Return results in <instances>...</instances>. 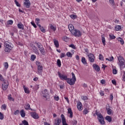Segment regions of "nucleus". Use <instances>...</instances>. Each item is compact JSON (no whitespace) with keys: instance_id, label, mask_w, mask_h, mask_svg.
<instances>
[{"instance_id":"nucleus-1","label":"nucleus","mask_w":125,"mask_h":125,"mask_svg":"<svg viewBox=\"0 0 125 125\" xmlns=\"http://www.w3.org/2000/svg\"><path fill=\"white\" fill-rule=\"evenodd\" d=\"M4 46L5 52H10V51L12 49V44L7 41H5L4 42Z\"/></svg>"},{"instance_id":"nucleus-2","label":"nucleus","mask_w":125,"mask_h":125,"mask_svg":"<svg viewBox=\"0 0 125 125\" xmlns=\"http://www.w3.org/2000/svg\"><path fill=\"white\" fill-rule=\"evenodd\" d=\"M118 60L119 61V65L120 67V69L122 70V69H124V68L125 67V59L122 56L120 55L118 57Z\"/></svg>"},{"instance_id":"nucleus-3","label":"nucleus","mask_w":125,"mask_h":125,"mask_svg":"<svg viewBox=\"0 0 125 125\" xmlns=\"http://www.w3.org/2000/svg\"><path fill=\"white\" fill-rule=\"evenodd\" d=\"M35 44L38 48H39V50H40L41 54H42V55H45V51L44 50V48H43L42 44L39 42L35 43Z\"/></svg>"},{"instance_id":"nucleus-4","label":"nucleus","mask_w":125,"mask_h":125,"mask_svg":"<svg viewBox=\"0 0 125 125\" xmlns=\"http://www.w3.org/2000/svg\"><path fill=\"white\" fill-rule=\"evenodd\" d=\"M96 115L98 116V119L99 120V122H100L101 125H105V121H104V117L102 116V114L100 113V112H97L96 111L95 112Z\"/></svg>"},{"instance_id":"nucleus-5","label":"nucleus","mask_w":125,"mask_h":125,"mask_svg":"<svg viewBox=\"0 0 125 125\" xmlns=\"http://www.w3.org/2000/svg\"><path fill=\"white\" fill-rule=\"evenodd\" d=\"M36 65H37L38 66L37 74H39V75H42V69H43L42 65H41V62H36Z\"/></svg>"},{"instance_id":"nucleus-6","label":"nucleus","mask_w":125,"mask_h":125,"mask_svg":"<svg viewBox=\"0 0 125 125\" xmlns=\"http://www.w3.org/2000/svg\"><path fill=\"white\" fill-rule=\"evenodd\" d=\"M71 34L75 37H82V32L78 29L74 30V31L71 32Z\"/></svg>"},{"instance_id":"nucleus-7","label":"nucleus","mask_w":125,"mask_h":125,"mask_svg":"<svg viewBox=\"0 0 125 125\" xmlns=\"http://www.w3.org/2000/svg\"><path fill=\"white\" fill-rule=\"evenodd\" d=\"M58 75L60 79H61V80H62V81H67L68 79L67 75H64L62 74L61 73H60V72L59 71L58 72Z\"/></svg>"},{"instance_id":"nucleus-8","label":"nucleus","mask_w":125,"mask_h":125,"mask_svg":"<svg viewBox=\"0 0 125 125\" xmlns=\"http://www.w3.org/2000/svg\"><path fill=\"white\" fill-rule=\"evenodd\" d=\"M2 82H3V84H2V89L3 90H6L8 88V82L6 80H4Z\"/></svg>"},{"instance_id":"nucleus-9","label":"nucleus","mask_w":125,"mask_h":125,"mask_svg":"<svg viewBox=\"0 0 125 125\" xmlns=\"http://www.w3.org/2000/svg\"><path fill=\"white\" fill-rule=\"evenodd\" d=\"M89 58V61L91 63H93L95 61V58L94 57V55L93 54L90 53L88 55Z\"/></svg>"},{"instance_id":"nucleus-10","label":"nucleus","mask_w":125,"mask_h":125,"mask_svg":"<svg viewBox=\"0 0 125 125\" xmlns=\"http://www.w3.org/2000/svg\"><path fill=\"white\" fill-rule=\"evenodd\" d=\"M66 82L68 84H70V85H74L76 81V80L72 79V78H67Z\"/></svg>"},{"instance_id":"nucleus-11","label":"nucleus","mask_w":125,"mask_h":125,"mask_svg":"<svg viewBox=\"0 0 125 125\" xmlns=\"http://www.w3.org/2000/svg\"><path fill=\"white\" fill-rule=\"evenodd\" d=\"M23 5L26 8H29L30 7V5H31V2H30V0H24Z\"/></svg>"},{"instance_id":"nucleus-12","label":"nucleus","mask_w":125,"mask_h":125,"mask_svg":"<svg viewBox=\"0 0 125 125\" xmlns=\"http://www.w3.org/2000/svg\"><path fill=\"white\" fill-rule=\"evenodd\" d=\"M42 95L43 96V97L46 98V97L48 96V91H47V89H45L44 90L42 91Z\"/></svg>"},{"instance_id":"nucleus-13","label":"nucleus","mask_w":125,"mask_h":125,"mask_svg":"<svg viewBox=\"0 0 125 125\" xmlns=\"http://www.w3.org/2000/svg\"><path fill=\"white\" fill-rule=\"evenodd\" d=\"M32 50L33 51V52H34V53H35L36 54H37L39 55V54H40V52L39 51V49H38V48H37V47H36V46H33L32 47Z\"/></svg>"},{"instance_id":"nucleus-14","label":"nucleus","mask_w":125,"mask_h":125,"mask_svg":"<svg viewBox=\"0 0 125 125\" xmlns=\"http://www.w3.org/2000/svg\"><path fill=\"white\" fill-rule=\"evenodd\" d=\"M31 115L33 119H35V120H38V119H39V115H38V114H37L36 112H31Z\"/></svg>"},{"instance_id":"nucleus-15","label":"nucleus","mask_w":125,"mask_h":125,"mask_svg":"<svg viewBox=\"0 0 125 125\" xmlns=\"http://www.w3.org/2000/svg\"><path fill=\"white\" fill-rule=\"evenodd\" d=\"M93 67L97 72H99V71H100V67L95 63L93 64Z\"/></svg>"},{"instance_id":"nucleus-16","label":"nucleus","mask_w":125,"mask_h":125,"mask_svg":"<svg viewBox=\"0 0 125 125\" xmlns=\"http://www.w3.org/2000/svg\"><path fill=\"white\" fill-rule=\"evenodd\" d=\"M77 108L79 110V111H82L83 110V104H82V103L79 102L77 103Z\"/></svg>"},{"instance_id":"nucleus-17","label":"nucleus","mask_w":125,"mask_h":125,"mask_svg":"<svg viewBox=\"0 0 125 125\" xmlns=\"http://www.w3.org/2000/svg\"><path fill=\"white\" fill-rule=\"evenodd\" d=\"M109 3L111 4L112 7L114 8V9H116L117 7L115 5V1L114 0H109Z\"/></svg>"},{"instance_id":"nucleus-18","label":"nucleus","mask_w":125,"mask_h":125,"mask_svg":"<svg viewBox=\"0 0 125 125\" xmlns=\"http://www.w3.org/2000/svg\"><path fill=\"white\" fill-rule=\"evenodd\" d=\"M17 27L19 29L24 30V25L21 22H20L17 24Z\"/></svg>"},{"instance_id":"nucleus-19","label":"nucleus","mask_w":125,"mask_h":125,"mask_svg":"<svg viewBox=\"0 0 125 125\" xmlns=\"http://www.w3.org/2000/svg\"><path fill=\"white\" fill-rule=\"evenodd\" d=\"M68 113L70 114L69 118H73V111H72V108H68Z\"/></svg>"},{"instance_id":"nucleus-20","label":"nucleus","mask_w":125,"mask_h":125,"mask_svg":"<svg viewBox=\"0 0 125 125\" xmlns=\"http://www.w3.org/2000/svg\"><path fill=\"white\" fill-rule=\"evenodd\" d=\"M89 113V108L85 107L83 110V115H86V114Z\"/></svg>"},{"instance_id":"nucleus-21","label":"nucleus","mask_w":125,"mask_h":125,"mask_svg":"<svg viewBox=\"0 0 125 125\" xmlns=\"http://www.w3.org/2000/svg\"><path fill=\"white\" fill-rule=\"evenodd\" d=\"M107 113L108 115L113 114V110L109 107H106Z\"/></svg>"},{"instance_id":"nucleus-22","label":"nucleus","mask_w":125,"mask_h":125,"mask_svg":"<svg viewBox=\"0 0 125 125\" xmlns=\"http://www.w3.org/2000/svg\"><path fill=\"white\" fill-rule=\"evenodd\" d=\"M68 29L71 33H72V32H73V31H74V30H75L74 28V25H73L72 24L68 25Z\"/></svg>"},{"instance_id":"nucleus-23","label":"nucleus","mask_w":125,"mask_h":125,"mask_svg":"<svg viewBox=\"0 0 125 125\" xmlns=\"http://www.w3.org/2000/svg\"><path fill=\"white\" fill-rule=\"evenodd\" d=\"M54 45L56 46V47H57V48H58V47H59V42H58V41H57L56 40H54Z\"/></svg>"},{"instance_id":"nucleus-24","label":"nucleus","mask_w":125,"mask_h":125,"mask_svg":"<svg viewBox=\"0 0 125 125\" xmlns=\"http://www.w3.org/2000/svg\"><path fill=\"white\" fill-rule=\"evenodd\" d=\"M62 122L61 119H58L57 120H55V125H60V124Z\"/></svg>"},{"instance_id":"nucleus-25","label":"nucleus","mask_w":125,"mask_h":125,"mask_svg":"<svg viewBox=\"0 0 125 125\" xmlns=\"http://www.w3.org/2000/svg\"><path fill=\"white\" fill-rule=\"evenodd\" d=\"M23 88L24 90L25 93H30V90H29V88L28 87H26L25 86H23Z\"/></svg>"},{"instance_id":"nucleus-26","label":"nucleus","mask_w":125,"mask_h":125,"mask_svg":"<svg viewBox=\"0 0 125 125\" xmlns=\"http://www.w3.org/2000/svg\"><path fill=\"white\" fill-rule=\"evenodd\" d=\"M21 116L22 117V118H25V116L26 115V113H25V111L24 110H21L20 111Z\"/></svg>"},{"instance_id":"nucleus-27","label":"nucleus","mask_w":125,"mask_h":125,"mask_svg":"<svg viewBox=\"0 0 125 125\" xmlns=\"http://www.w3.org/2000/svg\"><path fill=\"white\" fill-rule=\"evenodd\" d=\"M81 61L83 64L84 65H86V64H87V62H86V61L85 60V58L84 57L82 58Z\"/></svg>"},{"instance_id":"nucleus-28","label":"nucleus","mask_w":125,"mask_h":125,"mask_svg":"<svg viewBox=\"0 0 125 125\" xmlns=\"http://www.w3.org/2000/svg\"><path fill=\"white\" fill-rule=\"evenodd\" d=\"M105 120L108 121V123H111V122H112V118L109 116H106Z\"/></svg>"},{"instance_id":"nucleus-29","label":"nucleus","mask_w":125,"mask_h":125,"mask_svg":"<svg viewBox=\"0 0 125 125\" xmlns=\"http://www.w3.org/2000/svg\"><path fill=\"white\" fill-rule=\"evenodd\" d=\"M20 125H29V123L26 120L22 121V123L20 124Z\"/></svg>"},{"instance_id":"nucleus-30","label":"nucleus","mask_w":125,"mask_h":125,"mask_svg":"<svg viewBox=\"0 0 125 125\" xmlns=\"http://www.w3.org/2000/svg\"><path fill=\"white\" fill-rule=\"evenodd\" d=\"M115 31H121L122 30V26L120 25H117L115 28Z\"/></svg>"},{"instance_id":"nucleus-31","label":"nucleus","mask_w":125,"mask_h":125,"mask_svg":"<svg viewBox=\"0 0 125 125\" xmlns=\"http://www.w3.org/2000/svg\"><path fill=\"white\" fill-rule=\"evenodd\" d=\"M118 40V42H120L121 44H124V43H125V42H124V40L122 38L119 37Z\"/></svg>"},{"instance_id":"nucleus-32","label":"nucleus","mask_w":125,"mask_h":125,"mask_svg":"<svg viewBox=\"0 0 125 125\" xmlns=\"http://www.w3.org/2000/svg\"><path fill=\"white\" fill-rule=\"evenodd\" d=\"M102 42H103V44L104 46L106 45V41L105 40V38L103 37V36L102 37Z\"/></svg>"},{"instance_id":"nucleus-33","label":"nucleus","mask_w":125,"mask_h":125,"mask_svg":"<svg viewBox=\"0 0 125 125\" xmlns=\"http://www.w3.org/2000/svg\"><path fill=\"white\" fill-rule=\"evenodd\" d=\"M3 66L6 70H7V69H8V63L7 62H4Z\"/></svg>"},{"instance_id":"nucleus-34","label":"nucleus","mask_w":125,"mask_h":125,"mask_svg":"<svg viewBox=\"0 0 125 125\" xmlns=\"http://www.w3.org/2000/svg\"><path fill=\"white\" fill-rule=\"evenodd\" d=\"M61 118L62 119V124L63 123H66V119H65V117L64 116V115L62 114L61 115Z\"/></svg>"},{"instance_id":"nucleus-35","label":"nucleus","mask_w":125,"mask_h":125,"mask_svg":"<svg viewBox=\"0 0 125 125\" xmlns=\"http://www.w3.org/2000/svg\"><path fill=\"white\" fill-rule=\"evenodd\" d=\"M25 110H31V106L29 104H27L25 107Z\"/></svg>"},{"instance_id":"nucleus-36","label":"nucleus","mask_w":125,"mask_h":125,"mask_svg":"<svg viewBox=\"0 0 125 125\" xmlns=\"http://www.w3.org/2000/svg\"><path fill=\"white\" fill-rule=\"evenodd\" d=\"M71 75H72V78L71 79H72L74 81H76L77 79L76 78V76H75V74L74 73V72H72Z\"/></svg>"},{"instance_id":"nucleus-37","label":"nucleus","mask_w":125,"mask_h":125,"mask_svg":"<svg viewBox=\"0 0 125 125\" xmlns=\"http://www.w3.org/2000/svg\"><path fill=\"white\" fill-rule=\"evenodd\" d=\"M50 29H51V30H53V31H56V27L54 26L52 24L50 25Z\"/></svg>"},{"instance_id":"nucleus-38","label":"nucleus","mask_w":125,"mask_h":125,"mask_svg":"<svg viewBox=\"0 0 125 125\" xmlns=\"http://www.w3.org/2000/svg\"><path fill=\"white\" fill-rule=\"evenodd\" d=\"M15 3L16 4V5H17V6H18V7H21V5L20 4V3H19V2H18V1H17V0H15Z\"/></svg>"},{"instance_id":"nucleus-39","label":"nucleus","mask_w":125,"mask_h":125,"mask_svg":"<svg viewBox=\"0 0 125 125\" xmlns=\"http://www.w3.org/2000/svg\"><path fill=\"white\" fill-rule=\"evenodd\" d=\"M109 39L110 40H115V39H116V36H114L113 34H110Z\"/></svg>"},{"instance_id":"nucleus-40","label":"nucleus","mask_w":125,"mask_h":125,"mask_svg":"<svg viewBox=\"0 0 125 125\" xmlns=\"http://www.w3.org/2000/svg\"><path fill=\"white\" fill-rule=\"evenodd\" d=\"M66 56H67V57H72L73 56V54H72L71 52H68L66 53Z\"/></svg>"},{"instance_id":"nucleus-41","label":"nucleus","mask_w":125,"mask_h":125,"mask_svg":"<svg viewBox=\"0 0 125 125\" xmlns=\"http://www.w3.org/2000/svg\"><path fill=\"white\" fill-rule=\"evenodd\" d=\"M57 65H58V67H61V61H60V59H58L57 60Z\"/></svg>"},{"instance_id":"nucleus-42","label":"nucleus","mask_w":125,"mask_h":125,"mask_svg":"<svg viewBox=\"0 0 125 125\" xmlns=\"http://www.w3.org/2000/svg\"><path fill=\"white\" fill-rule=\"evenodd\" d=\"M99 59L103 61L104 60V57L102 54H100L99 56Z\"/></svg>"},{"instance_id":"nucleus-43","label":"nucleus","mask_w":125,"mask_h":125,"mask_svg":"<svg viewBox=\"0 0 125 125\" xmlns=\"http://www.w3.org/2000/svg\"><path fill=\"white\" fill-rule=\"evenodd\" d=\"M8 25H12L13 24V21L12 20H9L7 22Z\"/></svg>"},{"instance_id":"nucleus-44","label":"nucleus","mask_w":125,"mask_h":125,"mask_svg":"<svg viewBox=\"0 0 125 125\" xmlns=\"http://www.w3.org/2000/svg\"><path fill=\"white\" fill-rule=\"evenodd\" d=\"M106 60H107L108 61H113V60H114V57L112 56L111 58H106L105 59Z\"/></svg>"},{"instance_id":"nucleus-45","label":"nucleus","mask_w":125,"mask_h":125,"mask_svg":"<svg viewBox=\"0 0 125 125\" xmlns=\"http://www.w3.org/2000/svg\"><path fill=\"white\" fill-rule=\"evenodd\" d=\"M70 17L71 19H76L77 18V15H71Z\"/></svg>"},{"instance_id":"nucleus-46","label":"nucleus","mask_w":125,"mask_h":125,"mask_svg":"<svg viewBox=\"0 0 125 125\" xmlns=\"http://www.w3.org/2000/svg\"><path fill=\"white\" fill-rule=\"evenodd\" d=\"M31 59L32 60V61H34L35 59H36V55H32L31 56Z\"/></svg>"},{"instance_id":"nucleus-47","label":"nucleus","mask_w":125,"mask_h":125,"mask_svg":"<svg viewBox=\"0 0 125 125\" xmlns=\"http://www.w3.org/2000/svg\"><path fill=\"white\" fill-rule=\"evenodd\" d=\"M78 122L77 121V120H73L72 121V124L73 125H76L77 124Z\"/></svg>"},{"instance_id":"nucleus-48","label":"nucleus","mask_w":125,"mask_h":125,"mask_svg":"<svg viewBox=\"0 0 125 125\" xmlns=\"http://www.w3.org/2000/svg\"><path fill=\"white\" fill-rule=\"evenodd\" d=\"M4 118L3 116V114L1 113V112H0V120H2V119Z\"/></svg>"},{"instance_id":"nucleus-49","label":"nucleus","mask_w":125,"mask_h":125,"mask_svg":"<svg viewBox=\"0 0 125 125\" xmlns=\"http://www.w3.org/2000/svg\"><path fill=\"white\" fill-rule=\"evenodd\" d=\"M4 78H3L2 75H1V74H0V81H1V82H3L4 81Z\"/></svg>"},{"instance_id":"nucleus-50","label":"nucleus","mask_w":125,"mask_h":125,"mask_svg":"<svg viewBox=\"0 0 125 125\" xmlns=\"http://www.w3.org/2000/svg\"><path fill=\"white\" fill-rule=\"evenodd\" d=\"M69 47H71V48H73V49H76V46L73 44H70Z\"/></svg>"},{"instance_id":"nucleus-51","label":"nucleus","mask_w":125,"mask_h":125,"mask_svg":"<svg viewBox=\"0 0 125 125\" xmlns=\"http://www.w3.org/2000/svg\"><path fill=\"white\" fill-rule=\"evenodd\" d=\"M117 73H118V71H117V69H113V74H114V75H116Z\"/></svg>"},{"instance_id":"nucleus-52","label":"nucleus","mask_w":125,"mask_h":125,"mask_svg":"<svg viewBox=\"0 0 125 125\" xmlns=\"http://www.w3.org/2000/svg\"><path fill=\"white\" fill-rule=\"evenodd\" d=\"M35 90H38L39 88H40V87L38 85H36L34 87Z\"/></svg>"},{"instance_id":"nucleus-53","label":"nucleus","mask_w":125,"mask_h":125,"mask_svg":"<svg viewBox=\"0 0 125 125\" xmlns=\"http://www.w3.org/2000/svg\"><path fill=\"white\" fill-rule=\"evenodd\" d=\"M40 29L41 31L42 32V33H45V29H44V28H43V27H42Z\"/></svg>"},{"instance_id":"nucleus-54","label":"nucleus","mask_w":125,"mask_h":125,"mask_svg":"<svg viewBox=\"0 0 125 125\" xmlns=\"http://www.w3.org/2000/svg\"><path fill=\"white\" fill-rule=\"evenodd\" d=\"M82 99L83 100H84V101H85L87 100V97H86V96H83L82 97Z\"/></svg>"},{"instance_id":"nucleus-55","label":"nucleus","mask_w":125,"mask_h":125,"mask_svg":"<svg viewBox=\"0 0 125 125\" xmlns=\"http://www.w3.org/2000/svg\"><path fill=\"white\" fill-rule=\"evenodd\" d=\"M113 94H110V96H109L110 100L111 101H113Z\"/></svg>"},{"instance_id":"nucleus-56","label":"nucleus","mask_w":125,"mask_h":125,"mask_svg":"<svg viewBox=\"0 0 125 125\" xmlns=\"http://www.w3.org/2000/svg\"><path fill=\"white\" fill-rule=\"evenodd\" d=\"M31 25H32V26H33V27H34V28H37V25H36V23H35V22H31Z\"/></svg>"},{"instance_id":"nucleus-57","label":"nucleus","mask_w":125,"mask_h":125,"mask_svg":"<svg viewBox=\"0 0 125 125\" xmlns=\"http://www.w3.org/2000/svg\"><path fill=\"white\" fill-rule=\"evenodd\" d=\"M65 57V53H62L61 55L60 56L61 58H64Z\"/></svg>"},{"instance_id":"nucleus-58","label":"nucleus","mask_w":125,"mask_h":125,"mask_svg":"<svg viewBox=\"0 0 125 125\" xmlns=\"http://www.w3.org/2000/svg\"><path fill=\"white\" fill-rule=\"evenodd\" d=\"M2 109H3L4 110H6V105L5 104H3L2 105Z\"/></svg>"},{"instance_id":"nucleus-59","label":"nucleus","mask_w":125,"mask_h":125,"mask_svg":"<svg viewBox=\"0 0 125 125\" xmlns=\"http://www.w3.org/2000/svg\"><path fill=\"white\" fill-rule=\"evenodd\" d=\"M63 41H64V42H67V41H68V37L65 36L63 38Z\"/></svg>"},{"instance_id":"nucleus-60","label":"nucleus","mask_w":125,"mask_h":125,"mask_svg":"<svg viewBox=\"0 0 125 125\" xmlns=\"http://www.w3.org/2000/svg\"><path fill=\"white\" fill-rule=\"evenodd\" d=\"M54 99L55 100H56V101H59V96H55L54 97Z\"/></svg>"},{"instance_id":"nucleus-61","label":"nucleus","mask_w":125,"mask_h":125,"mask_svg":"<svg viewBox=\"0 0 125 125\" xmlns=\"http://www.w3.org/2000/svg\"><path fill=\"white\" fill-rule=\"evenodd\" d=\"M19 110H17L15 112H14V115H17V114H19L20 113Z\"/></svg>"},{"instance_id":"nucleus-62","label":"nucleus","mask_w":125,"mask_h":125,"mask_svg":"<svg viewBox=\"0 0 125 125\" xmlns=\"http://www.w3.org/2000/svg\"><path fill=\"white\" fill-rule=\"evenodd\" d=\"M8 99L11 101H13L12 97H11L10 96H8Z\"/></svg>"},{"instance_id":"nucleus-63","label":"nucleus","mask_w":125,"mask_h":125,"mask_svg":"<svg viewBox=\"0 0 125 125\" xmlns=\"http://www.w3.org/2000/svg\"><path fill=\"white\" fill-rule=\"evenodd\" d=\"M123 81H124V82H125V71L124 72V74H123Z\"/></svg>"},{"instance_id":"nucleus-64","label":"nucleus","mask_w":125,"mask_h":125,"mask_svg":"<svg viewBox=\"0 0 125 125\" xmlns=\"http://www.w3.org/2000/svg\"><path fill=\"white\" fill-rule=\"evenodd\" d=\"M101 83H102V84H104L105 83V81L104 80H102L101 81Z\"/></svg>"}]
</instances>
